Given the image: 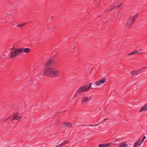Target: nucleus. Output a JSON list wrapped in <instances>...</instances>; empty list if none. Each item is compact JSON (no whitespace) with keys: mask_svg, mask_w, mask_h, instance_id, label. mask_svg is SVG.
<instances>
[{"mask_svg":"<svg viewBox=\"0 0 147 147\" xmlns=\"http://www.w3.org/2000/svg\"><path fill=\"white\" fill-rule=\"evenodd\" d=\"M60 71L54 67H46L44 69L42 75H46L51 76L58 77L59 76Z\"/></svg>","mask_w":147,"mask_h":147,"instance_id":"1","label":"nucleus"},{"mask_svg":"<svg viewBox=\"0 0 147 147\" xmlns=\"http://www.w3.org/2000/svg\"><path fill=\"white\" fill-rule=\"evenodd\" d=\"M92 84L93 82H92L89 84L88 85H84L79 88L76 91L73 98L78 96V94H81L83 92L88 91L89 89L91 87Z\"/></svg>","mask_w":147,"mask_h":147,"instance_id":"2","label":"nucleus"},{"mask_svg":"<svg viewBox=\"0 0 147 147\" xmlns=\"http://www.w3.org/2000/svg\"><path fill=\"white\" fill-rule=\"evenodd\" d=\"M138 16V14L130 16L126 21L125 26L129 28L132 25V24L135 22L136 19Z\"/></svg>","mask_w":147,"mask_h":147,"instance_id":"3","label":"nucleus"},{"mask_svg":"<svg viewBox=\"0 0 147 147\" xmlns=\"http://www.w3.org/2000/svg\"><path fill=\"white\" fill-rule=\"evenodd\" d=\"M13 48H11L10 49L11 52L10 53V57L11 58H14L20 55V53L19 48H15L13 50Z\"/></svg>","mask_w":147,"mask_h":147,"instance_id":"4","label":"nucleus"},{"mask_svg":"<svg viewBox=\"0 0 147 147\" xmlns=\"http://www.w3.org/2000/svg\"><path fill=\"white\" fill-rule=\"evenodd\" d=\"M56 65L55 63L53 58H51L47 62L45 66L47 67H49L54 66Z\"/></svg>","mask_w":147,"mask_h":147,"instance_id":"5","label":"nucleus"},{"mask_svg":"<svg viewBox=\"0 0 147 147\" xmlns=\"http://www.w3.org/2000/svg\"><path fill=\"white\" fill-rule=\"evenodd\" d=\"M143 69H140L133 71L131 72V74L132 75L134 76L138 75L142 73L143 72Z\"/></svg>","mask_w":147,"mask_h":147,"instance_id":"6","label":"nucleus"},{"mask_svg":"<svg viewBox=\"0 0 147 147\" xmlns=\"http://www.w3.org/2000/svg\"><path fill=\"white\" fill-rule=\"evenodd\" d=\"M20 53L21 54L23 52H24L26 53H28L30 51V49L29 48H19Z\"/></svg>","mask_w":147,"mask_h":147,"instance_id":"7","label":"nucleus"},{"mask_svg":"<svg viewBox=\"0 0 147 147\" xmlns=\"http://www.w3.org/2000/svg\"><path fill=\"white\" fill-rule=\"evenodd\" d=\"M106 79H102L100 80L99 81L96 82L95 83V84L97 85H100L106 82Z\"/></svg>","mask_w":147,"mask_h":147,"instance_id":"8","label":"nucleus"},{"mask_svg":"<svg viewBox=\"0 0 147 147\" xmlns=\"http://www.w3.org/2000/svg\"><path fill=\"white\" fill-rule=\"evenodd\" d=\"M119 147H128L127 144L125 142H123L122 143L117 144Z\"/></svg>","mask_w":147,"mask_h":147,"instance_id":"9","label":"nucleus"},{"mask_svg":"<svg viewBox=\"0 0 147 147\" xmlns=\"http://www.w3.org/2000/svg\"><path fill=\"white\" fill-rule=\"evenodd\" d=\"M89 100V98L88 97L84 96L82 99V103H84L88 101Z\"/></svg>","mask_w":147,"mask_h":147,"instance_id":"10","label":"nucleus"},{"mask_svg":"<svg viewBox=\"0 0 147 147\" xmlns=\"http://www.w3.org/2000/svg\"><path fill=\"white\" fill-rule=\"evenodd\" d=\"M22 117L16 114H15L13 117V119H15L16 120L20 119Z\"/></svg>","mask_w":147,"mask_h":147,"instance_id":"11","label":"nucleus"},{"mask_svg":"<svg viewBox=\"0 0 147 147\" xmlns=\"http://www.w3.org/2000/svg\"><path fill=\"white\" fill-rule=\"evenodd\" d=\"M147 110V104L145 105L143 107L141 108L140 110V112H142L143 111H145Z\"/></svg>","mask_w":147,"mask_h":147,"instance_id":"12","label":"nucleus"},{"mask_svg":"<svg viewBox=\"0 0 147 147\" xmlns=\"http://www.w3.org/2000/svg\"><path fill=\"white\" fill-rule=\"evenodd\" d=\"M63 124L65 126L69 127H71L72 125V123H64Z\"/></svg>","mask_w":147,"mask_h":147,"instance_id":"13","label":"nucleus"},{"mask_svg":"<svg viewBox=\"0 0 147 147\" xmlns=\"http://www.w3.org/2000/svg\"><path fill=\"white\" fill-rule=\"evenodd\" d=\"M140 140H138L134 144V147H137L139 145H140L139 142H140Z\"/></svg>","mask_w":147,"mask_h":147,"instance_id":"14","label":"nucleus"},{"mask_svg":"<svg viewBox=\"0 0 147 147\" xmlns=\"http://www.w3.org/2000/svg\"><path fill=\"white\" fill-rule=\"evenodd\" d=\"M68 142L69 141L68 140H65L64 141V142L63 143L59 144V145H58V146L55 147H58L62 144H66V143H68Z\"/></svg>","mask_w":147,"mask_h":147,"instance_id":"15","label":"nucleus"},{"mask_svg":"<svg viewBox=\"0 0 147 147\" xmlns=\"http://www.w3.org/2000/svg\"><path fill=\"white\" fill-rule=\"evenodd\" d=\"M121 4H120L117 5H113L112 6L113 7V9H116L118 8L121 6Z\"/></svg>","mask_w":147,"mask_h":147,"instance_id":"16","label":"nucleus"},{"mask_svg":"<svg viewBox=\"0 0 147 147\" xmlns=\"http://www.w3.org/2000/svg\"><path fill=\"white\" fill-rule=\"evenodd\" d=\"M26 24V23H22L18 25L17 26L18 27H19L20 28H22L23 26H24L25 24Z\"/></svg>","mask_w":147,"mask_h":147,"instance_id":"17","label":"nucleus"},{"mask_svg":"<svg viewBox=\"0 0 147 147\" xmlns=\"http://www.w3.org/2000/svg\"><path fill=\"white\" fill-rule=\"evenodd\" d=\"M113 9V6H112L110 7H108L107 9L106 10V11L107 12L108 11H109L112 10Z\"/></svg>","mask_w":147,"mask_h":147,"instance_id":"18","label":"nucleus"},{"mask_svg":"<svg viewBox=\"0 0 147 147\" xmlns=\"http://www.w3.org/2000/svg\"><path fill=\"white\" fill-rule=\"evenodd\" d=\"M99 124H94V125H88L89 126H95L97 125H99Z\"/></svg>","mask_w":147,"mask_h":147,"instance_id":"19","label":"nucleus"},{"mask_svg":"<svg viewBox=\"0 0 147 147\" xmlns=\"http://www.w3.org/2000/svg\"><path fill=\"white\" fill-rule=\"evenodd\" d=\"M104 147H106L109 146L111 144L110 143H107V144H104Z\"/></svg>","mask_w":147,"mask_h":147,"instance_id":"20","label":"nucleus"},{"mask_svg":"<svg viewBox=\"0 0 147 147\" xmlns=\"http://www.w3.org/2000/svg\"><path fill=\"white\" fill-rule=\"evenodd\" d=\"M105 144H100L99 145L98 147H104Z\"/></svg>","mask_w":147,"mask_h":147,"instance_id":"21","label":"nucleus"},{"mask_svg":"<svg viewBox=\"0 0 147 147\" xmlns=\"http://www.w3.org/2000/svg\"><path fill=\"white\" fill-rule=\"evenodd\" d=\"M133 52V53H134V54H136L138 53V51L136 50H134Z\"/></svg>","mask_w":147,"mask_h":147,"instance_id":"22","label":"nucleus"},{"mask_svg":"<svg viewBox=\"0 0 147 147\" xmlns=\"http://www.w3.org/2000/svg\"><path fill=\"white\" fill-rule=\"evenodd\" d=\"M108 119L107 118H105L104 119V120L102 122H105L106 121V120H107Z\"/></svg>","mask_w":147,"mask_h":147,"instance_id":"23","label":"nucleus"},{"mask_svg":"<svg viewBox=\"0 0 147 147\" xmlns=\"http://www.w3.org/2000/svg\"><path fill=\"white\" fill-rule=\"evenodd\" d=\"M133 54H134V53H133V52H131V53H130L128 54L127 55H133Z\"/></svg>","mask_w":147,"mask_h":147,"instance_id":"24","label":"nucleus"},{"mask_svg":"<svg viewBox=\"0 0 147 147\" xmlns=\"http://www.w3.org/2000/svg\"><path fill=\"white\" fill-rule=\"evenodd\" d=\"M144 140V139H142V140L141 141V142L140 143V144H141L143 143V142Z\"/></svg>","mask_w":147,"mask_h":147,"instance_id":"25","label":"nucleus"},{"mask_svg":"<svg viewBox=\"0 0 147 147\" xmlns=\"http://www.w3.org/2000/svg\"><path fill=\"white\" fill-rule=\"evenodd\" d=\"M146 138V136H144L143 137V139H144H144Z\"/></svg>","mask_w":147,"mask_h":147,"instance_id":"26","label":"nucleus"},{"mask_svg":"<svg viewBox=\"0 0 147 147\" xmlns=\"http://www.w3.org/2000/svg\"><path fill=\"white\" fill-rule=\"evenodd\" d=\"M146 138V136H144L143 137V139H144H144Z\"/></svg>","mask_w":147,"mask_h":147,"instance_id":"27","label":"nucleus"},{"mask_svg":"<svg viewBox=\"0 0 147 147\" xmlns=\"http://www.w3.org/2000/svg\"><path fill=\"white\" fill-rule=\"evenodd\" d=\"M76 47H74L73 48V49H74L75 48H76Z\"/></svg>","mask_w":147,"mask_h":147,"instance_id":"28","label":"nucleus"},{"mask_svg":"<svg viewBox=\"0 0 147 147\" xmlns=\"http://www.w3.org/2000/svg\"><path fill=\"white\" fill-rule=\"evenodd\" d=\"M1 121V120H0V121Z\"/></svg>","mask_w":147,"mask_h":147,"instance_id":"29","label":"nucleus"}]
</instances>
